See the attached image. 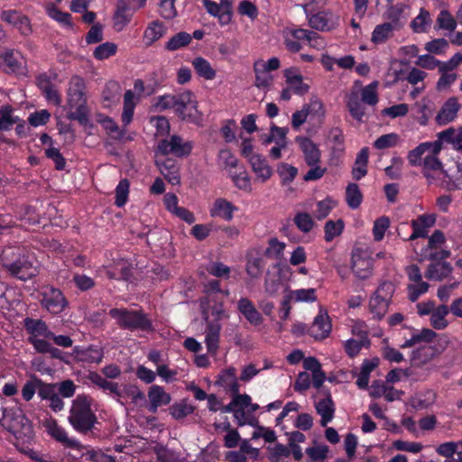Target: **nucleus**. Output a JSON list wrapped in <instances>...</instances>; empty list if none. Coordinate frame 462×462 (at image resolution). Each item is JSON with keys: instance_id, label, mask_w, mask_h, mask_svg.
Returning <instances> with one entry per match:
<instances>
[{"instance_id": "nucleus-1", "label": "nucleus", "mask_w": 462, "mask_h": 462, "mask_svg": "<svg viewBox=\"0 0 462 462\" xmlns=\"http://www.w3.org/2000/svg\"><path fill=\"white\" fill-rule=\"evenodd\" d=\"M441 149V143L438 140L421 143L408 152L407 160L411 166L421 167L422 174L429 184L444 188L449 191L461 189L462 183L453 181L443 169V164L439 158Z\"/></svg>"}, {"instance_id": "nucleus-2", "label": "nucleus", "mask_w": 462, "mask_h": 462, "mask_svg": "<svg viewBox=\"0 0 462 462\" xmlns=\"http://www.w3.org/2000/svg\"><path fill=\"white\" fill-rule=\"evenodd\" d=\"M221 291L220 282L217 280L205 285L206 297L200 300L202 318L206 323L205 343L208 353L215 356L219 348L222 319H227L229 313L225 310L223 300H217L215 293Z\"/></svg>"}, {"instance_id": "nucleus-3", "label": "nucleus", "mask_w": 462, "mask_h": 462, "mask_svg": "<svg viewBox=\"0 0 462 462\" xmlns=\"http://www.w3.org/2000/svg\"><path fill=\"white\" fill-rule=\"evenodd\" d=\"M88 378L92 383L111 395L122 406H126L127 399H130L131 402L135 406H140L145 402L144 393L135 384H119L118 383L108 381L97 373H90Z\"/></svg>"}, {"instance_id": "nucleus-4", "label": "nucleus", "mask_w": 462, "mask_h": 462, "mask_svg": "<svg viewBox=\"0 0 462 462\" xmlns=\"http://www.w3.org/2000/svg\"><path fill=\"white\" fill-rule=\"evenodd\" d=\"M93 405V398L86 394H79L72 401L68 420L77 432L87 433L94 428L97 416Z\"/></svg>"}, {"instance_id": "nucleus-5", "label": "nucleus", "mask_w": 462, "mask_h": 462, "mask_svg": "<svg viewBox=\"0 0 462 462\" xmlns=\"http://www.w3.org/2000/svg\"><path fill=\"white\" fill-rule=\"evenodd\" d=\"M85 88L86 86L83 79L73 77L69 81L67 93L68 117L79 121L81 125L88 123V109Z\"/></svg>"}, {"instance_id": "nucleus-6", "label": "nucleus", "mask_w": 462, "mask_h": 462, "mask_svg": "<svg viewBox=\"0 0 462 462\" xmlns=\"http://www.w3.org/2000/svg\"><path fill=\"white\" fill-rule=\"evenodd\" d=\"M109 315L123 328L147 332L152 330L151 320L142 311L115 308L109 310Z\"/></svg>"}, {"instance_id": "nucleus-7", "label": "nucleus", "mask_w": 462, "mask_h": 462, "mask_svg": "<svg viewBox=\"0 0 462 462\" xmlns=\"http://www.w3.org/2000/svg\"><path fill=\"white\" fill-rule=\"evenodd\" d=\"M19 254L18 250L8 248L3 252V265L10 272V273L20 280L26 281L36 275L37 269L27 260L13 258Z\"/></svg>"}, {"instance_id": "nucleus-8", "label": "nucleus", "mask_w": 462, "mask_h": 462, "mask_svg": "<svg viewBox=\"0 0 462 462\" xmlns=\"http://www.w3.org/2000/svg\"><path fill=\"white\" fill-rule=\"evenodd\" d=\"M395 286L391 282H383L371 296L369 310L374 318L380 319L386 314Z\"/></svg>"}, {"instance_id": "nucleus-9", "label": "nucleus", "mask_w": 462, "mask_h": 462, "mask_svg": "<svg viewBox=\"0 0 462 462\" xmlns=\"http://www.w3.org/2000/svg\"><path fill=\"white\" fill-rule=\"evenodd\" d=\"M175 114L184 121L196 125L202 121V114L198 109V101L194 93L184 91L177 95Z\"/></svg>"}, {"instance_id": "nucleus-10", "label": "nucleus", "mask_w": 462, "mask_h": 462, "mask_svg": "<svg viewBox=\"0 0 462 462\" xmlns=\"http://www.w3.org/2000/svg\"><path fill=\"white\" fill-rule=\"evenodd\" d=\"M352 271L356 278L365 280L373 273L372 253L368 248L357 247L352 252Z\"/></svg>"}, {"instance_id": "nucleus-11", "label": "nucleus", "mask_w": 462, "mask_h": 462, "mask_svg": "<svg viewBox=\"0 0 462 462\" xmlns=\"http://www.w3.org/2000/svg\"><path fill=\"white\" fill-rule=\"evenodd\" d=\"M43 425L47 433L64 448L79 451L85 448L76 438L69 437L67 430L62 426L59 425L56 420L52 418L47 419Z\"/></svg>"}, {"instance_id": "nucleus-12", "label": "nucleus", "mask_w": 462, "mask_h": 462, "mask_svg": "<svg viewBox=\"0 0 462 462\" xmlns=\"http://www.w3.org/2000/svg\"><path fill=\"white\" fill-rule=\"evenodd\" d=\"M309 24L311 28L320 32H330L339 26L340 17L337 14L327 10L316 14H310L305 7Z\"/></svg>"}, {"instance_id": "nucleus-13", "label": "nucleus", "mask_w": 462, "mask_h": 462, "mask_svg": "<svg viewBox=\"0 0 462 462\" xmlns=\"http://www.w3.org/2000/svg\"><path fill=\"white\" fill-rule=\"evenodd\" d=\"M192 143L179 135H172L169 140L163 139L158 144V152L162 155L174 154L179 157L190 153Z\"/></svg>"}, {"instance_id": "nucleus-14", "label": "nucleus", "mask_w": 462, "mask_h": 462, "mask_svg": "<svg viewBox=\"0 0 462 462\" xmlns=\"http://www.w3.org/2000/svg\"><path fill=\"white\" fill-rule=\"evenodd\" d=\"M42 305L51 314H60L66 308L68 302L63 293L52 286L43 289Z\"/></svg>"}, {"instance_id": "nucleus-15", "label": "nucleus", "mask_w": 462, "mask_h": 462, "mask_svg": "<svg viewBox=\"0 0 462 462\" xmlns=\"http://www.w3.org/2000/svg\"><path fill=\"white\" fill-rule=\"evenodd\" d=\"M284 44L286 48L292 52H297L301 49V42L317 40V33L304 29L285 28L282 32Z\"/></svg>"}, {"instance_id": "nucleus-16", "label": "nucleus", "mask_w": 462, "mask_h": 462, "mask_svg": "<svg viewBox=\"0 0 462 462\" xmlns=\"http://www.w3.org/2000/svg\"><path fill=\"white\" fill-rule=\"evenodd\" d=\"M411 13V6L404 3L389 4L383 13V18L401 30L406 23Z\"/></svg>"}, {"instance_id": "nucleus-17", "label": "nucleus", "mask_w": 462, "mask_h": 462, "mask_svg": "<svg viewBox=\"0 0 462 462\" xmlns=\"http://www.w3.org/2000/svg\"><path fill=\"white\" fill-rule=\"evenodd\" d=\"M331 329L332 324L328 313L326 311L319 310L309 328V333L316 340H320L328 337Z\"/></svg>"}, {"instance_id": "nucleus-18", "label": "nucleus", "mask_w": 462, "mask_h": 462, "mask_svg": "<svg viewBox=\"0 0 462 462\" xmlns=\"http://www.w3.org/2000/svg\"><path fill=\"white\" fill-rule=\"evenodd\" d=\"M1 19L13 25L23 35H29L32 32V26L28 17L18 11L5 10L1 13Z\"/></svg>"}, {"instance_id": "nucleus-19", "label": "nucleus", "mask_w": 462, "mask_h": 462, "mask_svg": "<svg viewBox=\"0 0 462 462\" xmlns=\"http://www.w3.org/2000/svg\"><path fill=\"white\" fill-rule=\"evenodd\" d=\"M296 142L303 153L305 162L309 166L319 163L321 152L319 146L312 140L307 137H297Z\"/></svg>"}, {"instance_id": "nucleus-20", "label": "nucleus", "mask_w": 462, "mask_h": 462, "mask_svg": "<svg viewBox=\"0 0 462 462\" xmlns=\"http://www.w3.org/2000/svg\"><path fill=\"white\" fill-rule=\"evenodd\" d=\"M238 208L224 198H217L209 208L212 217H219L225 221H231Z\"/></svg>"}, {"instance_id": "nucleus-21", "label": "nucleus", "mask_w": 462, "mask_h": 462, "mask_svg": "<svg viewBox=\"0 0 462 462\" xmlns=\"http://www.w3.org/2000/svg\"><path fill=\"white\" fill-rule=\"evenodd\" d=\"M461 108V105L458 99L455 97H449L441 106L439 112L436 116V121L439 125H444L450 122H453L457 113Z\"/></svg>"}, {"instance_id": "nucleus-22", "label": "nucleus", "mask_w": 462, "mask_h": 462, "mask_svg": "<svg viewBox=\"0 0 462 462\" xmlns=\"http://www.w3.org/2000/svg\"><path fill=\"white\" fill-rule=\"evenodd\" d=\"M437 334L432 329L423 328L421 330H412L410 337L405 338L401 345L402 348L419 347L431 342Z\"/></svg>"}, {"instance_id": "nucleus-23", "label": "nucleus", "mask_w": 462, "mask_h": 462, "mask_svg": "<svg viewBox=\"0 0 462 462\" xmlns=\"http://www.w3.org/2000/svg\"><path fill=\"white\" fill-rule=\"evenodd\" d=\"M239 378L236 375V369L233 366L222 370L217 377V383L230 393L240 392Z\"/></svg>"}, {"instance_id": "nucleus-24", "label": "nucleus", "mask_w": 462, "mask_h": 462, "mask_svg": "<svg viewBox=\"0 0 462 462\" xmlns=\"http://www.w3.org/2000/svg\"><path fill=\"white\" fill-rule=\"evenodd\" d=\"M156 164L160 172L171 185L180 184V167L176 161L166 158L163 161L157 160Z\"/></svg>"}, {"instance_id": "nucleus-25", "label": "nucleus", "mask_w": 462, "mask_h": 462, "mask_svg": "<svg viewBox=\"0 0 462 462\" xmlns=\"http://www.w3.org/2000/svg\"><path fill=\"white\" fill-rule=\"evenodd\" d=\"M149 407L148 410L155 412L157 409L163 405H168L171 401V395L166 393L162 386L153 384L148 391Z\"/></svg>"}, {"instance_id": "nucleus-26", "label": "nucleus", "mask_w": 462, "mask_h": 462, "mask_svg": "<svg viewBox=\"0 0 462 462\" xmlns=\"http://www.w3.org/2000/svg\"><path fill=\"white\" fill-rule=\"evenodd\" d=\"M253 68L255 76L254 86L264 92L270 90L273 83V76L264 69L262 59L256 60Z\"/></svg>"}, {"instance_id": "nucleus-27", "label": "nucleus", "mask_w": 462, "mask_h": 462, "mask_svg": "<svg viewBox=\"0 0 462 462\" xmlns=\"http://www.w3.org/2000/svg\"><path fill=\"white\" fill-rule=\"evenodd\" d=\"M346 104L350 115L357 121H362L365 116V106H363L359 97V88L354 86L352 89L346 95Z\"/></svg>"}, {"instance_id": "nucleus-28", "label": "nucleus", "mask_w": 462, "mask_h": 462, "mask_svg": "<svg viewBox=\"0 0 462 462\" xmlns=\"http://www.w3.org/2000/svg\"><path fill=\"white\" fill-rule=\"evenodd\" d=\"M237 310L251 325L259 326L262 324L263 319L262 314L249 299L241 298L237 302Z\"/></svg>"}, {"instance_id": "nucleus-29", "label": "nucleus", "mask_w": 462, "mask_h": 462, "mask_svg": "<svg viewBox=\"0 0 462 462\" xmlns=\"http://www.w3.org/2000/svg\"><path fill=\"white\" fill-rule=\"evenodd\" d=\"M73 353L79 361L98 364L102 361L104 353L101 347L89 346L88 347L75 346Z\"/></svg>"}, {"instance_id": "nucleus-30", "label": "nucleus", "mask_w": 462, "mask_h": 462, "mask_svg": "<svg viewBox=\"0 0 462 462\" xmlns=\"http://www.w3.org/2000/svg\"><path fill=\"white\" fill-rule=\"evenodd\" d=\"M248 162L251 165L252 171L255 174L256 180L263 183L272 177L273 169L268 164L266 159L261 154L252 157Z\"/></svg>"}, {"instance_id": "nucleus-31", "label": "nucleus", "mask_w": 462, "mask_h": 462, "mask_svg": "<svg viewBox=\"0 0 462 462\" xmlns=\"http://www.w3.org/2000/svg\"><path fill=\"white\" fill-rule=\"evenodd\" d=\"M287 86L293 91L294 94L302 96L306 94L310 86L303 81L302 76L294 69H287L284 71Z\"/></svg>"}, {"instance_id": "nucleus-32", "label": "nucleus", "mask_w": 462, "mask_h": 462, "mask_svg": "<svg viewBox=\"0 0 462 462\" xmlns=\"http://www.w3.org/2000/svg\"><path fill=\"white\" fill-rule=\"evenodd\" d=\"M315 409L317 413L320 416V424L322 427L329 423L335 414V404L330 395L318 400L315 402Z\"/></svg>"}, {"instance_id": "nucleus-33", "label": "nucleus", "mask_w": 462, "mask_h": 462, "mask_svg": "<svg viewBox=\"0 0 462 462\" xmlns=\"http://www.w3.org/2000/svg\"><path fill=\"white\" fill-rule=\"evenodd\" d=\"M434 215H421L411 221L412 233L409 240H414L419 237H425L428 235V229L435 224Z\"/></svg>"}, {"instance_id": "nucleus-34", "label": "nucleus", "mask_w": 462, "mask_h": 462, "mask_svg": "<svg viewBox=\"0 0 462 462\" xmlns=\"http://www.w3.org/2000/svg\"><path fill=\"white\" fill-rule=\"evenodd\" d=\"M203 5L212 16L217 17L221 25H226L231 22L232 14L228 13V5L217 4L211 0H203Z\"/></svg>"}, {"instance_id": "nucleus-35", "label": "nucleus", "mask_w": 462, "mask_h": 462, "mask_svg": "<svg viewBox=\"0 0 462 462\" xmlns=\"http://www.w3.org/2000/svg\"><path fill=\"white\" fill-rule=\"evenodd\" d=\"M166 33L165 25L156 20L148 23L143 35V43L146 46H152L155 42L160 40Z\"/></svg>"}, {"instance_id": "nucleus-36", "label": "nucleus", "mask_w": 462, "mask_h": 462, "mask_svg": "<svg viewBox=\"0 0 462 462\" xmlns=\"http://www.w3.org/2000/svg\"><path fill=\"white\" fill-rule=\"evenodd\" d=\"M397 31L399 30L388 22L377 24L372 32L371 42L376 45L385 43Z\"/></svg>"}, {"instance_id": "nucleus-37", "label": "nucleus", "mask_w": 462, "mask_h": 462, "mask_svg": "<svg viewBox=\"0 0 462 462\" xmlns=\"http://www.w3.org/2000/svg\"><path fill=\"white\" fill-rule=\"evenodd\" d=\"M140 101L139 97L131 90H126L124 95V107L122 113V122L125 125H128L134 117V108Z\"/></svg>"}, {"instance_id": "nucleus-38", "label": "nucleus", "mask_w": 462, "mask_h": 462, "mask_svg": "<svg viewBox=\"0 0 462 462\" xmlns=\"http://www.w3.org/2000/svg\"><path fill=\"white\" fill-rule=\"evenodd\" d=\"M191 64L199 77L206 80H213L216 78L217 71L208 60L196 57L192 60Z\"/></svg>"}, {"instance_id": "nucleus-39", "label": "nucleus", "mask_w": 462, "mask_h": 462, "mask_svg": "<svg viewBox=\"0 0 462 462\" xmlns=\"http://www.w3.org/2000/svg\"><path fill=\"white\" fill-rule=\"evenodd\" d=\"M452 272L451 265L447 262H438L430 264L426 272V277L430 280L441 281Z\"/></svg>"}, {"instance_id": "nucleus-40", "label": "nucleus", "mask_w": 462, "mask_h": 462, "mask_svg": "<svg viewBox=\"0 0 462 462\" xmlns=\"http://www.w3.org/2000/svg\"><path fill=\"white\" fill-rule=\"evenodd\" d=\"M438 141H440L441 143L443 142L450 143L456 150H462V126L457 129L451 127L439 132Z\"/></svg>"}, {"instance_id": "nucleus-41", "label": "nucleus", "mask_w": 462, "mask_h": 462, "mask_svg": "<svg viewBox=\"0 0 462 462\" xmlns=\"http://www.w3.org/2000/svg\"><path fill=\"white\" fill-rule=\"evenodd\" d=\"M134 12V10L131 12L125 4L117 6L113 17L114 28L116 32H121L131 22Z\"/></svg>"}, {"instance_id": "nucleus-42", "label": "nucleus", "mask_w": 462, "mask_h": 462, "mask_svg": "<svg viewBox=\"0 0 462 462\" xmlns=\"http://www.w3.org/2000/svg\"><path fill=\"white\" fill-rule=\"evenodd\" d=\"M38 86L42 89L46 99L55 106L60 105L61 99L59 92L51 84L46 76H40L37 79Z\"/></svg>"}, {"instance_id": "nucleus-43", "label": "nucleus", "mask_w": 462, "mask_h": 462, "mask_svg": "<svg viewBox=\"0 0 462 462\" xmlns=\"http://www.w3.org/2000/svg\"><path fill=\"white\" fill-rule=\"evenodd\" d=\"M431 22L430 12L420 8L419 14L411 22V28L415 33H424L430 29Z\"/></svg>"}, {"instance_id": "nucleus-44", "label": "nucleus", "mask_w": 462, "mask_h": 462, "mask_svg": "<svg viewBox=\"0 0 462 462\" xmlns=\"http://www.w3.org/2000/svg\"><path fill=\"white\" fill-rule=\"evenodd\" d=\"M449 311L450 310L447 305L443 304L438 306L430 318V322L432 328L438 330L445 329L448 326V321L446 317Z\"/></svg>"}, {"instance_id": "nucleus-45", "label": "nucleus", "mask_w": 462, "mask_h": 462, "mask_svg": "<svg viewBox=\"0 0 462 462\" xmlns=\"http://www.w3.org/2000/svg\"><path fill=\"white\" fill-rule=\"evenodd\" d=\"M26 329L31 333V337H43L44 338H50L52 336V332L48 328L45 322L42 320L26 319L25 320Z\"/></svg>"}, {"instance_id": "nucleus-46", "label": "nucleus", "mask_w": 462, "mask_h": 462, "mask_svg": "<svg viewBox=\"0 0 462 462\" xmlns=\"http://www.w3.org/2000/svg\"><path fill=\"white\" fill-rule=\"evenodd\" d=\"M291 302H314L317 300L315 289H299L289 291L286 295Z\"/></svg>"}, {"instance_id": "nucleus-47", "label": "nucleus", "mask_w": 462, "mask_h": 462, "mask_svg": "<svg viewBox=\"0 0 462 462\" xmlns=\"http://www.w3.org/2000/svg\"><path fill=\"white\" fill-rule=\"evenodd\" d=\"M355 86L359 88V96L361 95V98L364 103L370 106H374L378 102L377 81H374L364 88H362L361 85L357 82L355 83Z\"/></svg>"}, {"instance_id": "nucleus-48", "label": "nucleus", "mask_w": 462, "mask_h": 462, "mask_svg": "<svg viewBox=\"0 0 462 462\" xmlns=\"http://www.w3.org/2000/svg\"><path fill=\"white\" fill-rule=\"evenodd\" d=\"M192 36L186 32H180L169 39L165 44V49L170 51H174L186 47L190 43Z\"/></svg>"}, {"instance_id": "nucleus-49", "label": "nucleus", "mask_w": 462, "mask_h": 462, "mask_svg": "<svg viewBox=\"0 0 462 462\" xmlns=\"http://www.w3.org/2000/svg\"><path fill=\"white\" fill-rule=\"evenodd\" d=\"M337 206V202L331 198H326L316 203V208L312 210L313 217L318 220L326 218L332 209Z\"/></svg>"}, {"instance_id": "nucleus-50", "label": "nucleus", "mask_w": 462, "mask_h": 462, "mask_svg": "<svg viewBox=\"0 0 462 462\" xmlns=\"http://www.w3.org/2000/svg\"><path fill=\"white\" fill-rule=\"evenodd\" d=\"M98 122L101 124L106 134L115 140L124 138L125 132L119 128L117 124L108 116H99Z\"/></svg>"}, {"instance_id": "nucleus-51", "label": "nucleus", "mask_w": 462, "mask_h": 462, "mask_svg": "<svg viewBox=\"0 0 462 462\" xmlns=\"http://www.w3.org/2000/svg\"><path fill=\"white\" fill-rule=\"evenodd\" d=\"M45 10L51 19L55 20L63 26L72 27L71 16L69 13L61 12L53 4L51 3L45 5Z\"/></svg>"}, {"instance_id": "nucleus-52", "label": "nucleus", "mask_w": 462, "mask_h": 462, "mask_svg": "<svg viewBox=\"0 0 462 462\" xmlns=\"http://www.w3.org/2000/svg\"><path fill=\"white\" fill-rule=\"evenodd\" d=\"M363 200V195L357 184L350 183L346 189V201L349 208H357Z\"/></svg>"}, {"instance_id": "nucleus-53", "label": "nucleus", "mask_w": 462, "mask_h": 462, "mask_svg": "<svg viewBox=\"0 0 462 462\" xmlns=\"http://www.w3.org/2000/svg\"><path fill=\"white\" fill-rule=\"evenodd\" d=\"M285 247V243L278 240L276 237H273L269 239L264 254L269 258L281 260L283 257Z\"/></svg>"}, {"instance_id": "nucleus-54", "label": "nucleus", "mask_w": 462, "mask_h": 462, "mask_svg": "<svg viewBox=\"0 0 462 462\" xmlns=\"http://www.w3.org/2000/svg\"><path fill=\"white\" fill-rule=\"evenodd\" d=\"M3 60L13 72L18 71L23 65V58L18 51H6L3 53Z\"/></svg>"}, {"instance_id": "nucleus-55", "label": "nucleus", "mask_w": 462, "mask_h": 462, "mask_svg": "<svg viewBox=\"0 0 462 462\" xmlns=\"http://www.w3.org/2000/svg\"><path fill=\"white\" fill-rule=\"evenodd\" d=\"M264 263L261 256L250 254L246 262V273L252 278L261 276Z\"/></svg>"}, {"instance_id": "nucleus-56", "label": "nucleus", "mask_w": 462, "mask_h": 462, "mask_svg": "<svg viewBox=\"0 0 462 462\" xmlns=\"http://www.w3.org/2000/svg\"><path fill=\"white\" fill-rule=\"evenodd\" d=\"M277 173L282 185H288L296 178L298 169L289 163L282 162L277 166Z\"/></svg>"}, {"instance_id": "nucleus-57", "label": "nucleus", "mask_w": 462, "mask_h": 462, "mask_svg": "<svg viewBox=\"0 0 462 462\" xmlns=\"http://www.w3.org/2000/svg\"><path fill=\"white\" fill-rule=\"evenodd\" d=\"M436 23L439 29L448 32H454L457 28V20L448 10L439 12Z\"/></svg>"}, {"instance_id": "nucleus-58", "label": "nucleus", "mask_w": 462, "mask_h": 462, "mask_svg": "<svg viewBox=\"0 0 462 462\" xmlns=\"http://www.w3.org/2000/svg\"><path fill=\"white\" fill-rule=\"evenodd\" d=\"M170 414L176 420H181L194 411V407L185 401L174 403L169 409Z\"/></svg>"}, {"instance_id": "nucleus-59", "label": "nucleus", "mask_w": 462, "mask_h": 462, "mask_svg": "<svg viewBox=\"0 0 462 462\" xmlns=\"http://www.w3.org/2000/svg\"><path fill=\"white\" fill-rule=\"evenodd\" d=\"M344 229V222L341 219L337 221L329 220L325 224V240L327 242L332 241L335 237L341 235Z\"/></svg>"}, {"instance_id": "nucleus-60", "label": "nucleus", "mask_w": 462, "mask_h": 462, "mask_svg": "<svg viewBox=\"0 0 462 462\" xmlns=\"http://www.w3.org/2000/svg\"><path fill=\"white\" fill-rule=\"evenodd\" d=\"M218 162L231 173L236 168L238 161L229 149H222L218 153Z\"/></svg>"}, {"instance_id": "nucleus-61", "label": "nucleus", "mask_w": 462, "mask_h": 462, "mask_svg": "<svg viewBox=\"0 0 462 462\" xmlns=\"http://www.w3.org/2000/svg\"><path fill=\"white\" fill-rule=\"evenodd\" d=\"M17 119L13 116V108L10 106H3L0 108V130H9L17 122Z\"/></svg>"}, {"instance_id": "nucleus-62", "label": "nucleus", "mask_w": 462, "mask_h": 462, "mask_svg": "<svg viewBox=\"0 0 462 462\" xmlns=\"http://www.w3.org/2000/svg\"><path fill=\"white\" fill-rule=\"evenodd\" d=\"M432 356V349L427 344L417 347L411 353V361L414 365H423L428 363Z\"/></svg>"}, {"instance_id": "nucleus-63", "label": "nucleus", "mask_w": 462, "mask_h": 462, "mask_svg": "<svg viewBox=\"0 0 462 462\" xmlns=\"http://www.w3.org/2000/svg\"><path fill=\"white\" fill-rule=\"evenodd\" d=\"M130 184L126 179H123L119 181L116 188V201L115 204L118 208L124 207L128 199Z\"/></svg>"}, {"instance_id": "nucleus-64", "label": "nucleus", "mask_w": 462, "mask_h": 462, "mask_svg": "<svg viewBox=\"0 0 462 462\" xmlns=\"http://www.w3.org/2000/svg\"><path fill=\"white\" fill-rule=\"evenodd\" d=\"M460 448H462V440L448 441L439 445L436 451L441 457L450 458L457 453Z\"/></svg>"}]
</instances>
